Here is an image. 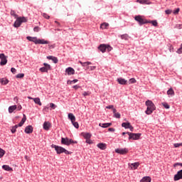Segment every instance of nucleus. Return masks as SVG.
Segmentation results:
<instances>
[{
	"mask_svg": "<svg viewBox=\"0 0 182 182\" xmlns=\"http://www.w3.org/2000/svg\"><path fill=\"white\" fill-rule=\"evenodd\" d=\"M52 149H55L57 154H62V153H65V154H72V152L66 150V149L59 146L58 145L52 144L51 145Z\"/></svg>",
	"mask_w": 182,
	"mask_h": 182,
	"instance_id": "nucleus-1",
	"label": "nucleus"
},
{
	"mask_svg": "<svg viewBox=\"0 0 182 182\" xmlns=\"http://www.w3.org/2000/svg\"><path fill=\"white\" fill-rule=\"evenodd\" d=\"M98 49L102 53H105V52H110L113 49L112 46L106 44H101L98 47Z\"/></svg>",
	"mask_w": 182,
	"mask_h": 182,
	"instance_id": "nucleus-2",
	"label": "nucleus"
},
{
	"mask_svg": "<svg viewBox=\"0 0 182 182\" xmlns=\"http://www.w3.org/2000/svg\"><path fill=\"white\" fill-rule=\"evenodd\" d=\"M127 134L129 136V140H139L141 136V133L134 134L132 132H127Z\"/></svg>",
	"mask_w": 182,
	"mask_h": 182,
	"instance_id": "nucleus-3",
	"label": "nucleus"
},
{
	"mask_svg": "<svg viewBox=\"0 0 182 182\" xmlns=\"http://www.w3.org/2000/svg\"><path fill=\"white\" fill-rule=\"evenodd\" d=\"M134 19L136 21V22H138L139 26L145 25V23H149V21L144 18H142L141 16L140 15L135 16Z\"/></svg>",
	"mask_w": 182,
	"mask_h": 182,
	"instance_id": "nucleus-4",
	"label": "nucleus"
},
{
	"mask_svg": "<svg viewBox=\"0 0 182 182\" xmlns=\"http://www.w3.org/2000/svg\"><path fill=\"white\" fill-rule=\"evenodd\" d=\"M40 72H41L42 73H48V72H49V70H52V67L50 66V65L44 63H43V67L39 69Z\"/></svg>",
	"mask_w": 182,
	"mask_h": 182,
	"instance_id": "nucleus-5",
	"label": "nucleus"
},
{
	"mask_svg": "<svg viewBox=\"0 0 182 182\" xmlns=\"http://www.w3.org/2000/svg\"><path fill=\"white\" fill-rule=\"evenodd\" d=\"M0 59H1V62H0L1 66H5V65L8 63V57H6L5 54L1 53Z\"/></svg>",
	"mask_w": 182,
	"mask_h": 182,
	"instance_id": "nucleus-6",
	"label": "nucleus"
},
{
	"mask_svg": "<svg viewBox=\"0 0 182 182\" xmlns=\"http://www.w3.org/2000/svg\"><path fill=\"white\" fill-rule=\"evenodd\" d=\"M156 110V105H151L147 107L146 110L145 111L146 114H151L153 112Z\"/></svg>",
	"mask_w": 182,
	"mask_h": 182,
	"instance_id": "nucleus-7",
	"label": "nucleus"
},
{
	"mask_svg": "<svg viewBox=\"0 0 182 182\" xmlns=\"http://www.w3.org/2000/svg\"><path fill=\"white\" fill-rule=\"evenodd\" d=\"M174 181H178V180H182V169L178 171L173 177Z\"/></svg>",
	"mask_w": 182,
	"mask_h": 182,
	"instance_id": "nucleus-8",
	"label": "nucleus"
},
{
	"mask_svg": "<svg viewBox=\"0 0 182 182\" xmlns=\"http://www.w3.org/2000/svg\"><path fill=\"white\" fill-rule=\"evenodd\" d=\"M115 153L118 154H127V153H129V149H127V148L117 149H115Z\"/></svg>",
	"mask_w": 182,
	"mask_h": 182,
	"instance_id": "nucleus-9",
	"label": "nucleus"
},
{
	"mask_svg": "<svg viewBox=\"0 0 182 182\" xmlns=\"http://www.w3.org/2000/svg\"><path fill=\"white\" fill-rule=\"evenodd\" d=\"M24 132L26 134H31V133L33 132V127L32 125H28L25 128Z\"/></svg>",
	"mask_w": 182,
	"mask_h": 182,
	"instance_id": "nucleus-10",
	"label": "nucleus"
},
{
	"mask_svg": "<svg viewBox=\"0 0 182 182\" xmlns=\"http://www.w3.org/2000/svg\"><path fill=\"white\" fill-rule=\"evenodd\" d=\"M65 73H67L68 76L75 75V69H73L72 67H68L65 69Z\"/></svg>",
	"mask_w": 182,
	"mask_h": 182,
	"instance_id": "nucleus-11",
	"label": "nucleus"
},
{
	"mask_svg": "<svg viewBox=\"0 0 182 182\" xmlns=\"http://www.w3.org/2000/svg\"><path fill=\"white\" fill-rule=\"evenodd\" d=\"M26 39L29 41L30 42H33L35 45H38V37H31V36H27Z\"/></svg>",
	"mask_w": 182,
	"mask_h": 182,
	"instance_id": "nucleus-12",
	"label": "nucleus"
},
{
	"mask_svg": "<svg viewBox=\"0 0 182 182\" xmlns=\"http://www.w3.org/2000/svg\"><path fill=\"white\" fill-rule=\"evenodd\" d=\"M117 82H118L119 85H127V80H126V79L124 78H122V77L117 78Z\"/></svg>",
	"mask_w": 182,
	"mask_h": 182,
	"instance_id": "nucleus-13",
	"label": "nucleus"
},
{
	"mask_svg": "<svg viewBox=\"0 0 182 182\" xmlns=\"http://www.w3.org/2000/svg\"><path fill=\"white\" fill-rule=\"evenodd\" d=\"M49 41H46L45 39H38L37 40V45H48Z\"/></svg>",
	"mask_w": 182,
	"mask_h": 182,
	"instance_id": "nucleus-14",
	"label": "nucleus"
},
{
	"mask_svg": "<svg viewBox=\"0 0 182 182\" xmlns=\"http://www.w3.org/2000/svg\"><path fill=\"white\" fill-rule=\"evenodd\" d=\"M50 122H45L44 123H43V128L44 129V130H46V131H48V130H49V129H50Z\"/></svg>",
	"mask_w": 182,
	"mask_h": 182,
	"instance_id": "nucleus-15",
	"label": "nucleus"
},
{
	"mask_svg": "<svg viewBox=\"0 0 182 182\" xmlns=\"http://www.w3.org/2000/svg\"><path fill=\"white\" fill-rule=\"evenodd\" d=\"M21 25H22V23H21V20L18 18V17H17L16 20L15 21V22L14 23V28H19V26H21Z\"/></svg>",
	"mask_w": 182,
	"mask_h": 182,
	"instance_id": "nucleus-16",
	"label": "nucleus"
},
{
	"mask_svg": "<svg viewBox=\"0 0 182 182\" xmlns=\"http://www.w3.org/2000/svg\"><path fill=\"white\" fill-rule=\"evenodd\" d=\"M61 144H65V146H69V139L68 137L66 138L62 137Z\"/></svg>",
	"mask_w": 182,
	"mask_h": 182,
	"instance_id": "nucleus-17",
	"label": "nucleus"
},
{
	"mask_svg": "<svg viewBox=\"0 0 182 182\" xmlns=\"http://www.w3.org/2000/svg\"><path fill=\"white\" fill-rule=\"evenodd\" d=\"M139 166H140V163L139 162H134L131 164V168L132 170H136L139 168Z\"/></svg>",
	"mask_w": 182,
	"mask_h": 182,
	"instance_id": "nucleus-18",
	"label": "nucleus"
},
{
	"mask_svg": "<svg viewBox=\"0 0 182 182\" xmlns=\"http://www.w3.org/2000/svg\"><path fill=\"white\" fill-rule=\"evenodd\" d=\"M97 147H98V149H100V150H106L107 145L105 143H99L98 144H97Z\"/></svg>",
	"mask_w": 182,
	"mask_h": 182,
	"instance_id": "nucleus-19",
	"label": "nucleus"
},
{
	"mask_svg": "<svg viewBox=\"0 0 182 182\" xmlns=\"http://www.w3.org/2000/svg\"><path fill=\"white\" fill-rule=\"evenodd\" d=\"M122 127H124V129H132V124H130V122H123L122 124Z\"/></svg>",
	"mask_w": 182,
	"mask_h": 182,
	"instance_id": "nucleus-20",
	"label": "nucleus"
},
{
	"mask_svg": "<svg viewBox=\"0 0 182 182\" xmlns=\"http://www.w3.org/2000/svg\"><path fill=\"white\" fill-rule=\"evenodd\" d=\"M100 127H102L103 129H106L107 127H110V126H112V123H100L99 124Z\"/></svg>",
	"mask_w": 182,
	"mask_h": 182,
	"instance_id": "nucleus-21",
	"label": "nucleus"
},
{
	"mask_svg": "<svg viewBox=\"0 0 182 182\" xmlns=\"http://www.w3.org/2000/svg\"><path fill=\"white\" fill-rule=\"evenodd\" d=\"M140 182H151V178L150 176H144L141 179Z\"/></svg>",
	"mask_w": 182,
	"mask_h": 182,
	"instance_id": "nucleus-22",
	"label": "nucleus"
},
{
	"mask_svg": "<svg viewBox=\"0 0 182 182\" xmlns=\"http://www.w3.org/2000/svg\"><path fill=\"white\" fill-rule=\"evenodd\" d=\"M23 117L22 118L21 121L18 123L19 127H22L25 122H26V115L25 114L23 115Z\"/></svg>",
	"mask_w": 182,
	"mask_h": 182,
	"instance_id": "nucleus-23",
	"label": "nucleus"
},
{
	"mask_svg": "<svg viewBox=\"0 0 182 182\" xmlns=\"http://www.w3.org/2000/svg\"><path fill=\"white\" fill-rule=\"evenodd\" d=\"M68 119L72 122H76V117L73 115V113L68 114Z\"/></svg>",
	"mask_w": 182,
	"mask_h": 182,
	"instance_id": "nucleus-24",
	"label": "nucleus"
},
{
	"mask_svg": "<svg viewBox=\"0 0 182 182\" xmlns=\"http://www.w3.org/2000/svg\"><path fill=\"white\" fill-rule=\"evenodd\" d=\"M33 102L36 103V105H38V106H42V102H41V98H39V97L33 98Z\"/></svg>",
	"mask_w": 182,
	"mask_h": 182,
	"instance_id": "nucleus-25",
	"label": "nucleus"
},
{
	"mask_svg": "<svg viewBox=\"0 0 182 182\" xmlns=\"http://www.w3.org/2000/svg\"><path fill=\"white\" fill-rule=\"evenodd\" d=\"M17 106L16 105H12L9 107V113H14V110H16Z\"/></svg>",
	"mask_w": 182,
	"mask_h": 182,
	"instance_id": "nucleus-26",
	"label": "nucleus"
},
{
	"mask_svg": "<svg viewBox=\"0 0 182 182\" xmlns=\"http://www.w3.org/2000/svg\"><path fill=\"white\" fill-rule=\"evenodd\" d=\"M2 168L6 171H12V168H11V166H9V165H3Z\"/></svg>",
	"mask_w": 182,
	"mask_h": 182,
	"instance_id": "nucleus-27",
	"label": "nucleus"
},
{
	"mask_svg": "<svg viewBox=\"0 0 182 182\" xmlns=\"http://www.w3.org/2000/svg\"><path fill=\"white\" fill-rule=\"evenodd\" d=\"M0 83H1V85H8V83H9V80H8V79L6 78H2L0 79Z\"/></svg>",
	"mask_w": 182,
	"mask_h": 182,
	"instance_id": "nucleus-28",
	"label": "nucleus"
},
{
	"mask_svg": "<svg viewBox=\"0 0 182 182\" xmlns=\"http://www.w3.org/2000/svg\"><path fill=\"white\" fill-rule=\"evenodd\" d=\"M79 63H80V65L85 68L86 66H89V65H92V63L91 62H89V61H87V62H82V61H79Z\"/></svg>",
	"mask_w": 182,
	"mask_h": 182,
	"instance_id": "nucleus-29",
	"label": "nucleus"
},
{
	"mask_svg": "<svg viewBox=\"0 0 182 182\" xmlns=\"http://www.w3.org/2000/svg\"><path fill=\"white\" fill-rule=\"evenodd\" d=\"M84 139H85V140H87L89 139H90V137H92V134L90 133H85L83 135Z\"/></svg>",
	"mask_w": 182,
	"mask_h": 182,
	"instance_id": "nucleus-30",
	"label": "nucleus"
},
{
	"mask_svg": "<svg viewBox=\"0 0 182 182\" xmlns=\"http://www.w3.org/2000/svg\"><path fill=\"white\" fill-rule=\"evenodd\" d=\"M10 14L11 15V16H14V18H15V19L18 18V14H16V12L14 10H11Z\"/></svg>",
	"mask_w": 182,
	"mask_h": 182,
	"instance_id": "nucleus-31",
	"label": "nucleus"
},
{
	"mask_svg": "<svg viewBox=\"0 0 182 182\" xmlns=\"http://www.w3.org/2000/svg\"><path fill=\"white\" fill-rule=\"evenodd\" d=\"M145 105H146V106L149 107V106L154 105V103H153V102L151 100H148L147 101H146Z\"/></svg>",
	"mask_w": 182,
	"mask_h": 182,
	"instance_id": "nucleus-32",
	"label": "nucleus"
},
{
	"mask_svg": "<svg viewBox=\"0 0 182 182\" xmlns=\"http://www.w3.org/2000/svg\"><path fill=\"white\" fill-rule=\"evenodd\" d=\"M18 19L20 20V21L21 22V23H23L25 22H28V18H26V17H18Z\"/></svg>",
	"mask_w": 182,
	"mask_h": 182,
	"instance_id": "nucleus-33",
	"label": "nucleus"
},
{
	"mask_svg": "<svg viewBox=\"0 0 182 182\" xmlns=\"http://www.w3.org/2000/svg\"><path fill=\"white\" fill-rule=\"evenodd\" d=\"M73 126H74V127H75V129H79V123L76 121H73L71 122Z\"/></svg>",
	"mask_w": 182,
	"mask_h": 182,
	"instance_id": "nucleus-34",
	"label": "nucleus"
},
{
	"mask_svg": "<svg viewBox=\"0 0 182 182\" xmlns=\"http://www.w3.org/2000/svg\"><path fill=\"white\" fill-rule=\"evenodd\" d=\"M167 95L173 96L174 95V90H173V88H170L168 91H167Z\"/></svg>",
	"mask_w": 182,
	"mask_h": 182,
	"instance_id": "nucleus-35",
	"label": "nucleus"
},
{
	"mask_svg": "<svg viewBox=\"0 0 182 182\" xmlns=\"http://www.w3.org/2000/svg\"><path fill=\"white\" fill-rule=\"evenodd\" d=\"M5 156V150L0 148V159H2Z\"/></svg>",
	"mask_w": 182,
	"mask_h": 182,
	"instance_id": "nucleus-36",
	"label": "nucleus"
},
{
	"mask_svg": "<svg viewBox=\"0 0 182 182\" xmlns=\"http://www.w3.org/2000/svg\"><path fill=\"white\" fill-rule=\"evenodd\" d=\"M121 39H124V41H127V39H129V35H127V34L121 35Z\"/></svg>",
	"mask_w": 182,
	"mask_h": 182,
	"instance_id": "nucleus-37",
	"label": "nucleus"
},
{
	"mask_svg": "<svg viewBox=\"0 0 182 182\" xmlns=\"http://www.w3.org/2000/svg\"><path fill=\"white\" fill-rule=\"evenodd\" d=\"M107 26H109V23H103L101 24V28L102 29H106V28H107Z\"/></svg>",
	"mask_w": 182,
	"mask_h": 182,
	"instance_id": "nucleus-38",
	"label": "nucleus"
},
{
	"mask_svg": "<svg viewBox=\"0 0 182 182\" xmlns=\"http://www.w3.org/2000/svg\"><path fill=\"white\" fill-rule=\"evenodd\" d=\"M136 2H139V4H141L142 5H144V4H149L147 3V0H136Z\"/></svg>",
	"mask_w": 182,
	"mask_h": 182,
	"instance_id": "nucleus-39",
	"label": "nucleus"
},
{
	"mask_svg": "<svg viewBox=\"0 0 182 182\" xmlns=\"http://www.w3.org/2000/svg\"><path fill=\"white\" fill-rule=\"evenodd\" d=\"M148 23H151L153 25V26H157L158 23L157 21L154 20V21H148Z\"/></svg>",
	"mask_w": 182,
	"mask_h": 182,
	"instance_id": "nucleus-40",
	"label": "nucleus"
},
{
	"mask_svg": "<svg viewBox=\"0 0 182 182\" xmlns=\"http://www.w3.org/2000/svg\"><path fill=\"white\" fill-rule=\"evenodd\" d=\"M162 106H164L165 109H170V105L167 102H163Z\"/></svg>",
	"mask_w": 182,
	"mask_h": 182,
	"instance_id": "nucleus-41",
	"label": "nucleus"
},
{
	"mask_svg": "<svg viewBox=\"0 0 182 182\" xmlns=\"http://www.w3.org/2000/svg\"><path fill=\"white\" fill-rule=\"evenodd\" d=\"M25 76V74H23V73H18L16 76V77L17 78V79H22V77H23Z\"/></svg>",
	"mask_w": 182,
	"mask_h": 182,
	"instance_id": "nucleus-42",
	"label": "nucleus"
},
{
	"mask_svg": "<svg viewBox=\"0 0 182 182\" xmlns=\"http://www.w3.org/2000/svg\"><path fill=\"white\" fill-rule=\"evenodd\" d=\"M69 146H70V144H77V141H73V139H69Z\"/></svg>",
	"mask_w": 182,
	"mask_h": 182,
	"instance_id": "nucleus-43",
	"label": "nucleus"
},
{
	"mask_svg": "<svg viewBox=\"0 0 182 182\" xmlns=\"http://www.w3.org/2000/svg\"><path fill=\"white\" fill-rule=\"evenodd\" d=\"M176 53H178V55H181V53H182V43L181 44V47L177 50Z\"/></svg>",
	"mask_w": 182,
	"mask_h": 182,
	"instance_id": "nucleus-44",
	"label": "nucleus"
},
{
	"mask_svg": "<svg viewBox=\"0 0 182 182\" xmlns=\"http://www.w3.org/2000/svg\"><path fill=\"white\" fill-rule=\"evenodd\" d=\"M85 143H87V144H93V141H92V139H90V138L88 139H86Z\"/></svg>",
	"mask_w": 182,
	"mask_h": 182,
	"instance_id": "nucleus-45",
	"label": "nucleus"
},
{
	"mask_svg": "<svg viewBox=\"0 0 182 182\" xmlns=\"http://www.w3.org/2000/svg\"><path fill=\"white\" fill-rule=\"evenodd\" d=\"M50 107H51L53 109V110H55V109L58 107L56 106V105L51 102V103H50Z\"/></svg>",
	"mask_w": 182,
	"mask_h": 182,
	"instance_id": "nucleus-46",
	"label": "nucleus"
},
{
	"mask_svg": "<svg viewBox=\"0 0 182 182\" xmlns=\"http://www.w3.org/2000/svg\"><path fill=\"white\" fill-rule=\"evenodd\" d=\"M114 117H115L116 119H120L121 117L120 113L116 112L115 114H114Z\"/></svg>",
	"mask_w": 182,
	"mask_h": 182,
	"instance_id": "nucleus-47",
	"label": "nucleus"
},
{
	"mask_svg": "<svg viewBox=\"0 0 182 182\" xmlns=\"http://www.w3.org/2000/svg\"><path fill=\"white\" fill-rule=\"evenodd\" d=\"M43 16L46 19H49L50 18V16L49 15H48L47 14H46V13L43 14Z\"/></svg>",
	"mask_w": 182,
	"mask_h": 182,
	"instance_id": "nucleus-48",
	"label": "nucleus"
},
{
	"mask_svg": "<svg viewBox=\"0 0 182 182\" xmlns=\"http://www.w3.org/2000/svg\"><path fill=\"white\" fill-rule=\"evenodd\" d=\"M69 82H70V85H72V83H77V82H78V80H77V79H75V80H71V81L68 80V83H69Z\"/></svg>",
	"mask_w": 182,
	"mask_h": 182,
	"instance_id": "nucleus-49",
	"label": "nucleus"
},
{
	"mask_svg": "<svg viewBox=\"0 0 182 182\" xmlns=\"http://www.w3.org/2000/svg\"><path fill=\"white\" fill-rule=\"evenodd\" d=\"M177 166L182 167V163L177 162L173 164V167H177Z\"/></svg>",
	"mask_w": 182,
	"mask_h": 182,
	"instance_id": "nucleus-50",
	"label": "nucleus"
},
{
	"mask_svg": "<svg viewBox=\"0 0 182 182\" xmlns=\"http://www.w3.org/2000/svg\"><path fill=\"white\" fill-rule=\"evenodd\" d=\"M172 12L173 11H171V9H168L165 11V13L166 14V15H171Z\"/></svg>",
	"mask_w": 182,
	"mask_h": 182,
	"instance_id": "nucleus-51",
	"label": "nucleus"
},
{
	"mask_svg": "<svg viewBox=\"0 0 182 182\" xmlns=\"http://www.w3.org/2000/svg\"><path fill=\"white\" fill-rule=\"evenodd\" d=\"M180 12V9L177 8L176 10L173 11L174 15H177Z\"/></svg>",
	"mask_w": 182,
	"mask_h": 182,
	"instance_id": "nucleus-52",
	"label": "nucleus"
},
{
	"mask_svg": "<svg viewBox=\"0 0 182 182\" xmlns=\"http://www.w3.org/2000/svg\"><path fill=\"white\" fill-rule=\"evenodd\" d=\"M52 60H53V63H58V58H56V57H53Z\"/></svg>",
	"mask_w": 182,
	"mask_h": 182,
	"instance_id": "nucleus-53",
	"label": "nucleus"
},
{
	"mask_svg": "<svg viewBox=\"0 0 182 182\" xmlns=\"http://www.w3.org/2000/svg\"><path fill=\"white\" fill-rule=\"evenodd\" d=\"M11 73H14V75H15V73H16V69L15 68H11Z\"/></svg>",
	"mask_w": 182,
	"mask_h": 182,
	"instance_id": "nucleus-54",
	"label": "nucleus"
},
{
	"mask_svg": "<svg viewBox=\"0 0 182 182\" xmlns=\"http://www.w3.org/2000/svg\"><path fill=\"white\" fill-rule=\"evenodd\" d=\"M175 29H181V24H176L174 27Z\"/></svg>",
	"mask_w": 182,
	"mask_h": 182,
	"instance_id": "nucleus-55",
	"label": "nucleus"
},
{
	"mask_svg": "<svg viewBox=\"0 0 182 182\" xmlns=\"http://www.w3.org/2000/svg\"><path fill=\"white\" fill-rule=\"evenodd\" d=\"M11 133L14 134V133H16V128H14V127H11Z\"/></svg>",
	"mask_w": 182,
	"mask_h": 182,
	"instance_id": "nucleus-56",
	"label": "nucleus"
},
{
	"mask_svg": "<svg viewBox=\"0 0 182 182\" xmlns=\"http://www.w3.org/2000/svg\"><path fill=\"white\" fill-rule=\"evenodd\" d=\"M73 89L77 90V89H80V86L75 85L73 86Z\"/></svg>",
	"mask_w": 182,
	"mask_h": 182,
	"instance_id": "nucleus-57",
	"label": "nucleus"
},
{
	"mask_svg": "<svg viewBox=\"0 0 182 182\" xmlns=\"http://www.w3.org/2000/svg\"><path fill=\"white\" fill-rule=\"evenodd\" d=\"M129 83H136V79L134 78L129 79Z\"/></svg>",
	"mask_w": 182,
	"mask_h": 182,
	"instance_id": "nucleus-58",
	"label": "nucleus"
},
{
	"mask_svg": "<svg viewBox=\"0 0 182 182\" xmlns=\"http://www.w3.org/2000/svg\"><path fill=\"white\" fill-rule=\"evenodd\" d=\"M82 95H83L84 96H90V92H84L82 93Z\"/></svg>",
	"mask_w": 182,
	"mask_h": 182,
	"instance_id": "nucleus-59",
	"label": "nucleus"
},
{
	"mask_svg": "<svg viewBox=\"0 0 182 182\" xmlns=\"http://www.w3.org/2000/svg\"><path fill=\"white\" fill-rule=\"evenodd\" d=\"M33 31L34 32H39V27L38 26L34 27Z\"/></svg>",
	"mask_w": 182,
	"mask_h": 182,
	"instance_id": "nucleus-60",
	"label": "nucleus"
},
{
	"mask_svg": "<svg viewBox=\"0 0 182 182\" xmlns=\"http://www.w3.org/2000/svg\"><path fill=\"white\" fill-rule=\"evenodd\" d=\"M180 146H181V143H176V144H174V147H176V148L180 147Z\"/></svg>",
	"mask_w": 182,
	"mask_h": 182,
	"instance_id": "nucleus-61",
	"label": "nucleus"
},
{
	"mask_svg": "<svg viewBox=\"0 0 182 182\" xmlns=\"http://www.w3.org/2000/svg\"><path fill=\"white\" fill-rule=\"evenodd\" d=\"M49 110V107H44V108L43 109V112H48Z\"/></svg>",
	"mask_w": 182,
	"mask_h": 182,
	"instance_id": "nucleus-62",
	"label": "nucleus"
},
{
	"mask_svg": "<svg viewBox=\"0 0 182 182\" xmlns=\"http://www.w3.org/2000/svg\"><path fill=\"white\" fill-rule=\"evenodd\" d=\"M169 51H170V52H174V48H173V46H170V47H169Z\"/></svg>",
	"mask_w": 182,
	"mask_h": 182,
	"instance_id": "nucleus-63",
	"label": "nucleus"
},
{
	"mask_svg": "<svg viewBox=\"0 0 182 182\" xmlns=\"http://www.w3.org/2000/svg\"><path fill=\"white\" fill-rule=\"evenodd\" d=\"M17 110L19 112L20 110H22V105H18V107H17Z\"/></svg>",
	"mask_w": 182,
	"mask_h": 182,
	"instance_id": "nucleus-64",
	"label": "nucleus"
}]
</instances>
